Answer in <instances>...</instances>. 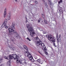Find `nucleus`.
Masks as SVG:
<instances>
[{
	"label": "nucleus",
	"instance_id": "1",
	"mask_svg": "<svg viewBox=\"0 0 66 66\" xmlns=\"http://www.w3.org/2000/svg\"><path fill=\"white\" fill-rule=\"evenodd\" d=\"M47 38H48L49 40H50L52 42H55V37L52 36L51 35H47L46 36Z\"/></svg>",
	"mask_w": 66,
	"mask_h": 66
},
{
	"label": "nucleus",
	"instance_id": "2",
	"mask_svg": "<svg viewBox=\"0 0 66 66\" xmlns=\"http://www.w3.org/2000/svg\"><path fill=\"white\" fill-rule=\"evenodd\" d=\"M28 30L29 32H30V35L31 36H34L35 33H34V31L33 29V28L32 27H30V28L28 29Z\"/></svg>",
	"mask_w": 66,
	"mask_h": 66
},
{
	"label": "nucleus",
	"instance_id": "3",
	"mask_svg": "<svg viewBox=\"0 0 66 66\" xmlns=\"http://www.w3.org/2000/svg\"><path fill=\"white\" fill-rule=\"evenodd\" d=\"M38 37L36 38V39H37V42L36 44L38 47L39 46L40 48H42V47L43 46H42V42L39 39H38Z\"/></svg>",
	"mask_w": 66,
	"mask_h": 66
},
{
	"label": "nucleus",
	"instance_id": "4",
	"mask_svg": "<svg viewBox=\"0 0 66 66\" xmlns=\"http://www.w3.org/2000/svg\"><path fill=\"white\" fill-rule=\"evenodd\" d=\"M12 55L14 60H16L17 59V60H18V58L19 57L16 54H14L13 55V54H12Z\"/></svg>",
	"mask_w": 66,
	"mask_h": 66
},
{
	"label": "nucleus",
	"instance_id": "5",
	"mask_svg": "<svg viewBox=\"0 0 66 66\" xmlns=\"http://www.w3.org/2000/svg\"><path fill=\"white\" fill-rule=\"evenodd\" d=\"M30 53H29L28 51H27L24 52V55L28 57L29 56H30Z\"/></svg>",
	"mask_w": 66,
	"mask_h": 66
},
{
	"label": "nucleus",
	"instance_id": "6",
	"mask_svg": "<svg viewBox=\"0 0 66 66\" xmlns=\"http://www.w3.org/2000/svg\"><path fill=\"white\" fill-rule=\"evenodd\" d=\"M9 31V35H11V34H10V33H12V32H14V30L12 28H9L8 29Z\"/></svg>",
	"mask_w": 66,
	"mask_h": 66
},
{
	"label": "nucleus",
	"instance_id": "7",
	"mask_svg": "<svg viewBox=\"0 0 66 66\" xmlns=\"http://www.w3.org/2000/svg\"><path fill=\"white\" fill-rule=\"evenodd\" d=\"M1 27L2 28H4V27H5L6 29H7V28H8L7 26H6V24H5V23H4L2 25Z\"/></svg>",
	"mask_w": 66,
	"mask_h": 66
},
{
	"label": "nucleus",
	"instance_id": "8",
	"mask_svg": "<svg viewBox=\"0 0 66 66\" xmlns=\"http://www.w3.org/2000/svg\"><path fill=\"white\" fill-rule=\"evenodd\" d=\"M11 40L13 42L14 44H15V39L14 38V37H12L11 38Z\"/></svg>",
	"mask_w": 66,
	"mask_h": 66
},
{
	"label": "nucleus",
	"instance_id": "9",
	"mask_svg": "<svg viewBox=\"0 0 66 66\" xmlns=\"http://www.w3.org/2000/svg\"><path fill=\"white\" fill-rule=\"evenodd\" d=\"M15 23L14 22H13L11 25V27L13 29H15Z\"/></svg>",
	"mask_w": 66,
	"mask_h": 66
},
{
	"label": "nucleus",
	"instance_id": "10",
	"mask_svg": "<svg viewBox=\"0 0 66 66\" xmlns=\"http://www.w3.org/2000/svg\"><path fill=\"white\" fill-rule=\"evenodd\" d=\"M11 14L10 13H9V15L7 16V18L8 20H10L11 19Z\"/></svg>",
	"mask_w": 66,
	"mask_h": 66
},
{
	"label": "nucleus",
	"instance_id": "11",
	"mask_svg": "<svg viewBox=\"0 0 66 66\" xmlns=\"http://www.w3.org/2000/svg\"><path fill=\"white\" fill-rule=\"evenodd\" d=\"M57 37V43H58L59 42H61V41H62V40H61V39H59V38H58V36L57 35L56 36Z\"/></svg>",
	"mask_w": 66,
	"mask_h": 66
},
{
	"label": "nucleus",
	"instance_id": "12",
	"mask_svg": "<svg viewBox=\"0 0 66 66\" xmlns=\"http://www.w3.org/2000/svg\"><path fill=\"white\" fill-rule=\"evenodd\" d=\"M28 57L29 60H30V61H31L33 59L32 57V55H31V54H29V56Z\"/></svg>",
	"mask_w": 66,
	"mask_h": 66
},
{
	"label": "nucleus",
	"instance_id": "13",
	"mask_svg": "<svg viewBox=\"0 0 66 66\" xmlns=\"http://www.w3.org/2000/svg\"><path fill=\"white\" fill-rule=\"evenodd\" d=\"M15 34H16L15 36L16 38H20V37L19 36V35L18 34V33Z\"/></svg>",
	"mask_w": 66,
	"mask_h": 66
},
{
	"label": "nucleus",
	"instance_id": "14",
	"mask_svg": "<svg viewBox=\"0 0 66 66\" xmlns=\"http://www.w3.org/2000/svg\"><path fill=\"white\" fill-rule=\"evenodd\" d=\"M36 61H37V62L40 64H43V62L41 61V60L40 59H38Z\"/></svg>",
	"mask_w": 66,
	"mask_h": 66
},
{
	"label": "nucleus",
	"instance_id": "15",
	"mask_svg": "<svg viewBox=\"0 0 66 66\" xmlns=\"http://www.w3.org/2000/svg\"><path fill=\"white\" fill-rule=\"evenodd\" d=\"M27 28L28 29H28H29V28H30V27H30V24H27Z\"/></svg>",
	"mask_w": 66,
	"mask_h": 66
},
{
	"label": "nucleus",
	"instance_id": "16",
	"mask_svg": "<svg viewBox=\"0 0 66 66\" xmlns=\"http://www.w3.org/2000/svg\"><path fill=\"white\" fill-rule=\"evenodd\" d=\"M6 11L5 10L4 12V17H6Z\"/></svg>",
	"mask_w": 66,
	"mask_h": 66
},
{
	"label": "nucleus",
	"instance_id": "17",
	"mask_svg": "<svg viewBox=\"0 0 66 66\" xmlns=\"http://www.w3.org/2000/svg\"><path fill=\"white\" fill-rule=\"evenodd\" d=\"M7 22V20L6 19H5V20L4 23H5V24H6V23Z\"/></svg>",
	"mask_w": 66,
	"mask_h": 66
},
{
	"label": "nucleus",
	"instance_id": "18",
	"mask_svg": "<svg viewBox=\"0 0 66 66\" xmlns=\"http://www.w3.org/2000/svg\"><path fill=\"white\" fill-rule=\"evenodd\" d=\"M11 64V61H8L7 62V65L8 66H10V64Z\"/></svg>",
	"mask_w": 66,
	"mask_h": 66
},
{
	"label": "nucleus",
	"instance_id": "19",
	"mask_svg": "<svg viewBox=\"0 0 66 66\" xmlns=\"http://www.w3.org/2000/svg\"><path fill=\"white\" fill-rule=\"evenodd\" d=\"M13 56L11 55H10V56H9V58L10 59H13Z\"/></svg>",
	"mask_w": 66,
	"mask_h": 66
},
{
	"label": "nucleus",
	"instance_id": "20",
	"mask_svg": "<svg viewBox=\"0 0 66 66\" xmlns=\"http://www.w3.org/2000/svg\"><path fill=\"white\" fill-rule=\"evenodd\" d=\"M23 47L25 49H26V50H28V48L27 47V46H26L25 45H24Z\"/></svg>",
	"mask_w": 66,
	"mask_h": 66
},
{
	"label": "nucleus",
	"instance_id": "21",
	"mask_svg": "<svg viewBox=\"0 0 66 66\" xmlns=\"http://www.w3.org/2000/svg\"><path fill=\"white\" fill-rule=\"evenodd\" d=\"M43 50H44V51H46V50H46V47H45V46H44L43 47Z\"/></svg>",
	"mask_w": 66,
	"mask_h": 66
},
{
	"label": "nucleus",
	"instance_id": "22",
	"mask_svg": "<svg viewBox=\"0 0 66 66\" xmlns=\"http://www.w3.org/2000/svg\"><path fill=\"white\" fill-rule=\"evenodd\" d=\"M42 17L43 18V19H45V16L44 15L42 14Z\"/></svg>",
	"mask_w": 66,
	"mask_h": 66
},
{
	"label": "nucleus",
	"instance_id": "23",
	"mask_svg": "<svg viewBox=\"0 0 66 66\" xmlns=\"http://www.w3.org/2000/svg\"><path fill=\"white\" fill-rule=\"evenodd\" d=\"M44 22L45 23H46V24H47V22L46 20H45V19H44Z\"/></svg>",
	"mask_w": 66,
	"mask_h": 66
},
{
	"label": "nucleus",
	"instance_id": "24",
	"mask_svg": "<svg viewBox=\"0 0 66 66\" xmlns=\"http://www.w3.org/2000/svg\"><path fill=\"white\" fill-rule=\"evenodd\" d=\"M2 59L0 57V64L2 62Z\"/></svg>",
	"mask_w": 66,
	"mask_h": 66
},
{
	"label": "nucleus",
	"instance_id": "25",
	"mask_svg": "<svg viewBox=\"0 0 66 66\" xmlns=\"http://www.w3.org/2000/svg\"><path fill=\"white\" fill-rule=\"evenodd\" d=\"M9 47V48H11V50H13V48H12V46L11 45Z\"/></svg>",
	"mask_w": 66,
	"mask_h": 66
},
{
	"label": "nucleus",
	"instance_id": "26",
	"mask_svg": "<svg viewBox=\"0 0 66 66\" xmlns=\"http://www.w3.org/2000/svg\"><path fill=\"white\" fill-rule=\"evenodd\" d=\"M48 2H49L48 3L50 5H51V2H50V1L49 2V1H48Z\"/></svg>",
	"mask_w": 66,
	"mask_h": 66
},
{
	"label": "nucleus",
	"instance_id": "27",
	"mask_svg": "<svg viewBox=\"0 0 66 66\" xmlns=\"http://www.w3.org/2000/svg\"><path fill=\"white\" fill-rule=\"evenodd\" d=\"M16 62L17 63H19V61H18V59L17 60V59H16Z\"/></svg>",
	"mask_w": 66,
	"mask_h": 66
},
{
	"label": "nucleus",
	"instance_id": "28",
	"mask_svg": "<svg viewBox=\"0 0 66 66\" xmlns=\"http://www.w3.org/2000/svg\"><path fill=\"white\" fill-rule=\"evenodd\" d=\"M62 0H61L60 2H58V4H59L62 3Z\"/></svg>",
	"mask_w": 66,
	"mask_h": 66
},
{
	"label": "nucleus",
	"instance_id": "29",
	"mask_svg": "<svg viewBox=\"0 0 66 66\" xmlns=\"http://www.w3.org/2000/svg\"><path fill=\"white\" fill-rule=\"evenodd\" d=\"M27 39L28 40H29V41H31V40L28 37L27 38Z\"/></svg>",
	"mask_w": 66,
	"mask_h": 66
},
{
	"label": "nucleus",
	"instance_id": "30",
	"mask_svg": "<svg viewBox=\"0 0 66 66\" xmlns=\"http://www.w3.org/2000/svg\"><path fill=\"white\" fill-rule=\"evenodd\" d=\"M59 39H61V35H59Z\"/></svg>",
	"mask_w": 66,
	"mask_h": 66
},
{
	"label": "nucleus",
	"instance_id": "31",
	"mask_svg": "<svg viewBox=\"0 0 66 66\" xmlns=\"http://www.w3.org/2000/svg\"><path fill=\"white\" fill-rule=\"evenodd\" d=\"M45 6H46L47 8H48V6L47 5V3H45Z\"/></svg>",
	"mask_w": 66,
	"mask_h": 66
},
{
	"label": "nucleus",
	"instance_id": "32",
	"mask_svg": "<svg viewBox=\"0 0 66 66\" xmlns=\"http://www.w3.org/2000/svg\"><path fill=\"white\" fill-rule=\"evenodd\" d=\"M54 42H55V41L54 42H53V43H53V45L55 46V47H56V46L55 45V44Z\"/></svg>",
	"mask_w": 66,
	"mask_h": 66
},
{
	"label": "nucleus",
	"instance_id": "33",
	"mask_svg": "<svg viewBox=\"0 0 66 66\" xmlns=\"http://www.w3.org/2000/svg\"><path fill=\"white\" fill-rule=\"evenodd\" d=\"M31 61L32 62H34V61H35V60H34V59H32V60Z\"/></svg>",
	"mask_w": 66,
	"mask_h": 66
},
{
	"label": "nucleus",
	"instance_id": "34",
	"mask_svg": "<svg viewBox=\"0 0 66 66\" xmlns=\"http://www.w3.org/2000/svg\"><path fill=\"white\" fill-rule=\"evenodd\" d=\"M40 19H39V20H38V22H39H39H40Z\"/></svg>",
	"mask_w": 66,
	"mask_h": 66
},
{
	"label": "nucleus",
	"instance_id": "35",
	"mask_svg": "<svg viewBox=\"0 0 66 66\" xmlns=\"http://www.w3.org/2000/svg\"><path fill=\"white\" fill-rule=\"evenodd\" d=\"M14 31V33H15V34H16V33H17V32L16 31H15L14 30V31Z\"/></svg>",
	"mask_w": 66,
	"mask_h": 66
},
{
	"label": "nucleus",
	"instance_id": "36",
	"mask_svg": "<svg viewBox=\"0 0 66 66\" xmlns=\"http://www.w3.org/2000/svg\"><path fill=\"white\" fill-rule=\"evenodd\" d=\"M35 4H37L38 3H37V1H35Z\"/></svg>",
	"mask_w": 66,
	"mask_h": 66
},
{
	"label": "nucleus",
	"instance_id": "37",
	"mask_svg": "<svg viewBox=\"0 0 66 66\" xmlns=\"http://www.w3.org/2000/svg\"><path fill=\"white\" fill-rule=\"evenodd\" d=\"M8 57L7 56V57L6 56L5 57V59H6L7 60H8Z\"/></svg>",
	"mask_w": 66,
	"mask_h": 66
},
{
	"label": "nucleus",
	"instance_id": "38",
	"mask_svg": "<svg viewBox=\"0 0 66 66\" xmlns=\"http://www.w3.org/2000/svg\"><path fill=\"white\" fill-rule=\"evenodd\" d=\"M26 63L25 62L23 63V65H26Z\"/></svg>",
	"mask_w": 66,
	"mask_h": 66
},
{
	"label": "nucleus",
	"instance_id": "39",
	"mask_svg": "<svg viewBox=\"0 0 66 66\" xmlns=\"http://www.w3.org/2000/svg\"><path fill=\"white\" fill-rule=\"evenodd\" d=\"M22 62L21 61L19 60V63L20 64H21Z\"/></svg>",
	"mask_w": 66,
	"mask_h": 66
},
{
	"label": "nucleus",
	"instance_id": "40",
	"mask_svg": "<svg viewBox=\"0 0 66 66\" xmlns=\"http://www.w3.org/2000/svg\"><path fill=\"white\" fill-rule=\"evenodd\" d=\"M3 64H2L1 65H0V66H3Z\"/></svg>",
	"mask_w": 66,
	"mask_h": 66
},
{
	"label": "nucleus",
	"instance_id": "41",
	"mask_svg": "<svg viewBox=\"0 0 66 66\" xmlns=\"http://www.w3.org/2000/svg\"><path fill=\"white\" fill-rule=\"evenodd\" d=\"M4 34L6 35V34H7V33L6 32H4Z\"/></svg>",
	"mask_w": 66,
	"mask_h": 66
},
{
	"label": "nucleus",
	"instance_id": "42",
	"mask_svg": "<svg viewBox=\"0 0 66 66\" xmlns=\"http://www.w3.org/2000/svg\"><path fill=\"white\" fill-rule=\"evenodd\" d=\"M45 53L47 55L48 54V53L47 52H45Z\"/></svg>",
	"mask_w": 66,
	"mask_h": 66
},
{
	"label": "nucleus",
	"instance_id": "43",
	"mask_svg": "<svg viewBox=\"0 0 66 66\" xmlns=\"http://www.w3.org/2000/svg\"><path fill=\"white\" fill-rule=\"evenodd\" d=\"M42 1L43 2H45V0H42Z\"/></svg>",
	"mask_w": 66,
	"mask_h": 66
},
{
	"label": "nucleus",
	"instance_id": "44",
	"mask_svg": "<svg viewBox=\"0 0 66 66\" xmlns=\"http://www.w3.org/2000/svg\"><path fill=\"white\" fill-rule=\"evenodd\" d=\"M28 22V21H27V20L26 21V22Z\"/></svg>",
	"mask_w": 66,
	"mask_h": 66
},
{
	"label": "nucleus",
	"instance_id": "45",
	"mask_svg": "<svg viewBox=\"0 0 66 66\" xmlns=\"http://www.w3.org/2000/svg\"><path fill=\"white\" fill-rule=\"evenodd\" d=\"M26 20H27V17H26Z\"/></svg>",
	"mask_w": 66,
	"mask_h": 66
},
{
	"label": "nucleus",
	"instance_id": "46",
	"mask_svg": "<svg viewBox=\"0 0 66 66\" xmlns=\"http://www.w3.org/2000/svg\"><path fill=\"white\" fill-rule=\"evenodd\" d=\"M35 59H37V57H36L35 58Z\"/></svg>",
	"mask_w": 66,
	"mask_h": 66
},
{
	"label": "nucleus",
	"instance_id": "47",
	"mask_svg": "<svg viewBox=\"0 0 66 66\" xmlns=\"http://www.w3.org/2000/svg\"><path fill=\"white\" fill-rule=\"evenodd\" d=\"M15 1H16V2H17V0H15Z\"/></svg>",
	"mask_w": 66,
	"mask_h": 66
},
{
	"label": "nucleus",
	"instance_id": "48",
	"mask_svg": "<svg viewBox=\"0 0 66 66\" xmlns=\"http://www.w3.org/2000/svg\"><path fill=\"white\" fill-rule=\"evenodd\" d=\"M48 1H49H49H50V0H47Z\"/></svg>",
	"mask_w": 66,
	"mask_h": 66
},
{
	"label": "nucleus",
	"instance_id": "49",
	"mask_svg": "<svg viewBox=\"0 0 66 66\" xmlns=\"http://www.w3.org/2000/svg\"><path fill=\"white\" fill-rule=\"evenodd\" d=\"M31 21H33V20H31Z\"/></svg>",
	"mask_w": 66,
	"mask_h": 66
}]
</instances>
